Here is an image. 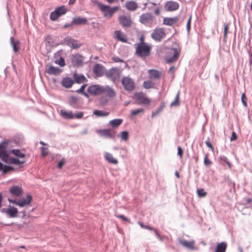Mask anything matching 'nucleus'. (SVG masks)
Listing matches in <instances>:
<instances>
[{
	"label": "nucleus",
	"instance_id": "f257e3e1",
	"mask_svg": "<svg viewBox=\"0 0 252 252\" xmlns=\"http://www.w3.org/2000/svg\"><path fill=\"white\" fill-rule=\"evenodd\" d=\"M151 47L146 43H139L136 47L135 53L138 57L146 58L150 54Z\"/></svg>",
	"mask_w": 252,
	"mask_h": 252
},
{
	"label": "nucleus",
	"instance_id": "f03ea898",
	"mask_svg": "<svg viewBox=\"0 0 252 252\" xmlns=\"http://www.w3.org/2000/svg\"><path fill=\"white\" fill-rule=\"evenodd\" d=\"M104 75L107 79L114 83L119 80L120 71L118 68H112L108 70H106Z\"/></svg>",
	"mask_w": 252,
	"mask_h": 252
},
{
	"label": "nucleus",
	"instance_id": "7ed1b4c3",
	"mask_svg": "<svg viewBox=\"0 0 252 252\" xmlns=\"http://www.w3.org/2000/svg\"><path fill=\"white\" fill-rule=\"evenodd\" d=\"M180 51L177 48H171L167 53L165 61L167 63H171L178 60L179 57Z\"/></svg>",
	"mask_w": 252,
	"mask_h": 252
},
{
	"label": "nucleus",
	"instance_id": "20e7f679",
	"mask_svg": "<svg viewBox=\"0 0 252 252\" xmlns=\"http://www.w3.org/2000/svg\"><path fill=\"white\" fill-rule=\"evenodd\" d=\"M134 98L136 100V103L138 105H149L151 100L147 97L143 93H136L134 94Z\"/></svg>",
	"mask_w": 252,
	"mask_h": 252
},
{
	"label": "nucleus",
	"instance_id": "39448f33",
	"mask_svg": "<svg viewBox=\"0 0 252 252\" xmlns=\"http://www.w3.org/2000/svg\"><path fill=\"white\" fill-rule=\"evenodd\" d=\"M98 7L106 17H110L119 8L117 6L111 7L108 5L101 3L98 4Z\"/></svg>",
	"mask_w": 252,
	"mask_h": 252
},
{
	"label": "nucleus",
	"instance_id": "423d86ee",
	"mask_svg": "<svg viewBox=\"0 0 252 252\" xmlns=\"http://www.w3.org/2000/svg\"><path fill=\"white\" fill-rule=\"evenodd\" d=\"M166 36L164 30L161 28H156L151 33V37L157 42H159Z\"/></svg>",
	"mask_w": 252,
	"mask_h": 252
},
{
	"label": "nucleus",
	"instance_id": "0eeeda50",
	"mask_svg": "<svg viewBox=\"0 0 252 252\" xmlns=\"http://www.w3.org/2000/svg\"><path fill=\"white\" fill-rule=\"evenodd\" d=\"M122 84L125 90L131 92L135 87V84L133 80L129 77H124L122 80Z\"/></svg>",
	"mask_w": 252,
	"mask_h": 252
},
{
	"label": "nucleus",
	"instance_id": "6e6552de",
	"mask_svg": "<svg viewBox=\"0 0 252 252\" xmlns=\"http://www.w3.org/2000/svg\"><path fill=\"white\" fill-rule=\"evenodd\" d=\"M102 87V85L99 84L92 85L88 87L87 92L90 95H100L101 94Z\"/></svg>",
	"mask_w": 252,
	"mask_h": 252
},
{
	"label": "nucleus",
	"instance_id": "1a4fd4ad",
	"mask_svg": "<svg viewBox=\"0 0 252 252\" xmlns=\"http://www.w3.org/2000/svg\"><path fill=\"white\" fill-rule=\"evenodd\" d=\"M154 19V16L150 13H144L140 16L139 21L142 24L147 25L152 23Z\"/></svg>",
	"mask_w": 252,
	"mask_h": 252
},
{
	"label": "nucleus",
	"instance_id": "9d476101",
	"mask_svg": "<svg viewBox=\"0 0 252 252\" xmlns=\"http://www.w3.org/2000/svg\"><path fill=\"white\" fill-rule=\"evenodd\" d=\"M120 24L124 28H129L132 24V21L129 16L121 15L119 18Z\"/></svg>",
	"mask_w": 252,
	"mask_h": 252
},
{
	"label": "nucleus",
	"instance_id": "9b49d317",
	"mask_svg": "<svg viewBox=\"0 0 252 252\" xmlns=\"http://www.w3.org/2000/svg\"><path fill=\"white\" fill-rule=\"evenodd\" d=\"M179 8V4L175 1H168L164 4V9L168 11H174Z\"/></svg>",
	"mask_w": 252,
	"mask_h": 252
},
{
	"label": "nucleus",
	"instance_id": "f8f14e48",
	"mask_svg": "<svg viewBox=\"0 0 252 252\" xmlns=\"http://www.w3.org/2000/svg\"><path fill=\"white\" fill-rule=\"evenodd\" d=\"M94 73L98 77H101L105 74L106 69L105 67L100 64L96 63L93 69Z\"/></svg>",
	"mask_w": 252,
	"mask_h": 252
},
{
	"label": "nucleus",
	"instance_id": "ddd939ff",
	"mask_svg": "<svg viewBox=\"0 0 252 252\" xmlns=\"http://www.w3.org/2000/svg\"><path fill=\"white\" fill-rule=\"evenodd\" d=\"M2 211L9 218H11L17 217L18 213V210L16 208L12 206H9V208L7 209H3Z\"/></svg>",
	"mask_w": 252,
	"mask_h": 252
},
{
	"label": "nucleus",
	"instance_id": "4468645a",
	"mask_svg": "<svg viewBox=\"0 0 252 252\" xmlns=\"http://www.w3.org/2000/svg\"><path fill=\"white\" fill-rule=\"evenodd\" d=\"M104 94L110 98H112L116 95L115 92L112 88L108 85L102 86L101 94Z\"/></svg>",
	"mask_w": 252,
	"mask_h": 252
},
{
	"label": "nucleus",
	"instance_id": "2eb2a0df",
	"mask_svg": "<svg viewBox=\"0 0 252 252\" xmlns=\"http://www.w3.org/2000/svg\"><path fill=\"white\" fill-rule=\"evenodd\" d=\"M7 153L6 150V143L3 141L0 143V158L2 161H6Z\"/></svg>",
	"mask_w": 252,
	"mask_h": 252
},
{
	"label": "nucleus",
	"instance_id": "dca6fc26",
	"mask_svg": "<svg viewBox=\"0 0 252 252\" xmlns=\"http://www.w3.org/2000/svg\"><path fill=\"white\" fill-rule=\"evenodd\" d=\"M179 243L181 245L186 247L188 249H190L191 250H193L195 249L194 247V243L195 242L194 240H192L191 241H187L185 240L179 239Z\"/></svg>",
	"mask_w": 252,
	"mask_h": 252
},
{
	"label": "nucleus",
	"instance_id": "f3484780",
	"mask_svg": "<svg viewBox=\"0 0 252 252\" xmlns=\"http://www.w3.org/2000/svg\"><path fill=\"white\" fill-rule=\"evenodd\" d=\"M32 200L31 195H28L26 198H22L18 200V206L20 207H23L26 205H29Z\"/></svg>",
	"mask_w": 252,
	"mask_h": 252
},
{
	"label": "nucleus",
	"instance_id": "a211bd4d",
	"mask_svg": "<svg viewBox=\"0 0 252 252\" xmlns=\"http://www.w3.org/2000/svg\"><path fill=\"white\" fill-rule=\"evenodd\" d=\"M87 22L86 18L82 17H75L73 18L72 25H85Z\"/></svg>",
	"mask_w": 252,
	"mask_h": 252
},
{
	"label": "nucleus",
	"instance_id": "6ab92c4d",
	"mask_svg": "<svg viewBox=\"0 0 252 252\" xmlns=\"http://www.w3.org/2000/svg\"><path fill=\"white\" fill-rule=\"evenodd\" d=\"M46 72L50 75H57L62 72V70L59 67L50 65L47 66Z\"/></svg>",
	"mask_w": 252,
	"mask_h": 252
},
{
	"label": "nucleus",
	"instance_id": "aec40b11",
	"mask_svg": "<svg viewBox=\"0 0 252 252\" xmlns=\"http://www.w3.org/2000/svg\"><path fill=\"white\" fill-rule=\"evenodd\" d=\"M72 63L74 66H78L81 64L84 61L83 57L79 54L73 55Z\"/></svg>",
	"mask_w": 252,
	"mask_h": 252
},
{
	"label": "nucleus",
	"instance_id": "412c9836",
	"mask_svg": "<svg viewBox=\"0 0 252 252\" xmlns=\"http://www.w3.org/2000/svg\"><path fill=\"white\" fill-rule=\"evenodd\" d=\"M103 156H104V159H105V160L109 163L114 164V165L118 163V160L114 158L112 155L110 153H108V152H104Z\"/></svg>",
	"mask_w": 252,
	"mask_h": 252
},
{
	"label": "nucleus",
	"instance_id": "4be33fe9",
	"mask_svg": "<svg viewBox=\"0 0 252 252\" xmlns=\"http://www.w3.org/2000/svg\"><path fill=\"white\" fill-rule=\"evenodd\" d=\"M10 192L15 196H20L23 194V189L18 186H13L10 189Z\"/></svg>",
	"mask_w": 252,
	"mask_h": 252
},
{
	"label": "nucleus",
	"instance_id": "5701e85b",
	"mask_svg": "<svg viewBox=\"0 0 252 252\" xmlns=\"http://www.w3.org/2000/svg\"><path fill=\"white\" fill-rule=\"evenodd\" d=\"M114 36L116 39L123 42H126L127 41L126 36L120 31H115L114 32Z\"/></svg>",
	"mask_w": 252,
	"mask_h": 252
},
{
	"label": "nucleus",
	"instance_id": "b1692460",
	"mask_svg": "<svg viewBox=\"0 0 252 252\" xmlns=\"http://www.w3.org/2000/svg\"><path fill=\"white\" fill-rule=\"evenodd\" d=\"M5 163L10 164H24L25 160H20L18 158L10 157L8 154V158H6V161H3Z\"/></svg>",
	"mask_w": 252,
	"mask_h": 252
},
{
	"label": "nucleus",
	"instance_id": "393cba45",
	"mask_svg": "<svg viewBox=\"0 0 252 252\" xmlns=\"http://www.w3.org/2000/svg\"><path fill=\"white\" fill-rule=\"evenodd\" d=\"M74 83V81L69 77L63 78L62 81V86L65 88H70Z\"/></svg>",
	"mask_w": 252,
	"mask_h": 252
},
{
	"label": "nucleus",
	"instance_id": "a878e982",
	"mask_svg": "<svg viewBox=\"0 0 252 252\" xmlns=\"http://www.w3.org/2000/svg\"><path fill=\"white\" fill-rule=\"evenodd\" d=\"M61 115L63 119H72L74 118V114L72 111H65V110H61Z\"/></svg>",
	"mask_w": 252,
	"mask_h": 252
},
{
	"label": "nucleus",
	"instance_id": "bb28decb",
	"mask_svg": "<svg viewBox=\"0 0 252 252\" xmlns=\"http://www.w3.org/2000/svg\"><path fill=\"white\" fill-rule=\"evenodd\" d=\"M149 77L155 80L158 79L160 78V72L157 70L150 69L148 70Z\"/></svg>",
	"mask_w": 252,
	"mask_h": 252
},
{
	"label": "nucleus",
	"instance_id": "cd10ccee",
	"mask_svg": "<svg viewBox=\"0 0 252 252\" xmlns=\"http://www.w3.org/2000/svg\"><path fill=\"white\" fill-rule=\"evenodd\" d=\"M178 20V18L176 17L174 18H164L163 20V24L164 25H168V26H172L174 24H175L177 21Z\"/></svg>",
	"mask_w": 252,
	"mask_h": 252
},
{
	"label": "nucleus",
	"instance_id": "c85d7f7f",
	"mask_svg": "<svg viewBox=\"0 0 252 252\" xmlns=\"http://www.w3.org/2000/svg\"><path fill=\"white\" fill-rule=\"evenodd\" d=\"M65 41L67 45L72 47L73 49H76V48H79L80 46V45L76 40L70 37H66Z\"/></svg>",
	"mask_w": 252,
	"mask_h": 252
},
{
	"label": "nucleus",
	"instance_id": "c756f323",
	"mask_svg": "<svg viewBox=\"0 0 252 252\" xmlns=\"http://www.w3.org/2000/svg\"><path fill=\"white\" fill-rule=\"evenodd\" d=\"M14 169V167L10 166L3 165L0 162V171H2L3 174H5Z\"/></svg>",
	"mask_w": 252,
	"mask_h": 252
},
{
	"label": "nucleus",
	"instance_id": "7c9ffc66",
	"mask_svg": "<svg viewBox=\"0 0 252 252\" xmlns=\"http://www.w3.org/2000/svg\"><path fill=\"white\" fill-rule=\"evenodd\" d=\"M10 43L14 52H17L19 50V41L18 39H15L12 36L10 38Z\"/></svg>",
	"mask_w": 252,
	"mask_h": 252
},
{
	"label": "nucleus",
	"instance_id": "2f4dec72",
	"mask_svg": "<svg viewBox=\"0 0 252 252\" xmlns=\"http://www.w3.org/2000/svg\"><path fill=\"white\" fill-rule=\"evenodd\" d=\"M227 246V244L224 242H222L218 244L217 245L215 252H226Z\"/></svg>",
	"mask_w": 252,
	"mask_h": 252
},
{
	"label": "nucleus",
	"instance_id": "473e14b6",
	"mask_svg": "<svg viewBox=\"0 0 252 252\" xmlns=\"http://www.w3.org/2000/svg\"><path fill=\"white\" fill-rule=\"evenodd\" d=\"M74 81L76 83H83L87 82V79L83 74L77 75L76 73L74 74Z\"/></svg>",
	"mask_w": 252,
	"mask_h": 252
},
{
	"label": "nucleus",
	"instance_id": "72a5a7b5",
	"mask_svg": "<svg viewBox=\"0 0 252 252\" xmlns=\"http://www.w3.org/2000/svg\"><path fill=\"white\" fill-rule=\"evenodd\" d=\"M126 6L127 10L134 11L138 7L137 3L134 1H129L126 2Z\"/></svg>",
	"mask_w": 252,
	"mask_h": 252
},
{
	"label": "nucleus",
	"instance_id": "f704fd0d",
	"mask_svg": "<svg viewBox=\"0 0 252 252\" xmlns=\"http://www.w3.org/2000/svg\"><path fill=\"white\" fill-rule=\"evenodd\" d=\"M10 153L13 154L18 158H25L26 156L25 154L19 149H12L10 151Z\"/></svg>",
	"mask_w": 252,
	"mask_h": 252
},
{
	"label": "nucleus",
	"instance_id": "c9c22d12",
	"mask_svg": "<svg viewBox=\"0 0 252 252\" xmlns=\"http://www.w3.org/2000/svg\"><path fill=\"white\" fill-rule=\"evenodd\" d=\"M123 123V119L121 118L114 119L109 121V124L113 128L118 127Z\"/></svg>",
	"mask_w": 252,
	"mask_h": 252
},
{
	"label": "nucleus",
	"instance_id": "e433bc0d",
	"mask_svg": "<svg viewBox=\"0 0 252 252\" xmlns=\"http://www.w3.org/2000/svg\"><path fill=\"white\" fill-rule=\"evenodd\" d=\"M94 115L97 117H105L108 116L109 113L103 110H94Z\"/></svg>",
	"mask_w": 252,
	"mask_h": 252
},
{
	"label": "nucleus",
	"instance_id": "4c0bfd02",
	"mask_svg": "<svg viewBox=\"0 0 252 252\" xmlns=\"http://www.w3.org/2000/svg\"><path fill=\"white\" fill-rule=\"evenodd\" d=\"M98 132L100 135L103 137L108 138L112 137L111 131L110 130H108V129H102V130H99Z\"/></svg>",
	"mask_w": 252,
	"mask_h": 252
},
{
	"label": "nucleus",
	"instance_id": "58836bf2",
	"mask_svg": "<svg viewBox=\"0 0 252 252\" xmlns=\"http://www.w3.org/2000/svg\"><path fill=\"white\" fill-rule=\"evenodd\" d=\"M55 11L57 14L61 16L62 15L65 14L66 13V9L64 5H62L57 7L56 9L55 10Z\"/></svg>",
	"mask_w": 252,
	"mask_h": 252
},
{
	"label": "nucleus",
	"instance_id": "ea45409f",
	"mask_svg": "<svg viewBox=\"0 0 252 252\" xmlns=\"http://www.w3.org/2000/svg\"><path fill=\"white\" fill-rule=\"evenodd\" d=\"M118 137L121 138L122 140L126 141L128 140V132L127 131H123L120 133V134L118 135Z\"/></svg>",
	"mask_w": 252,
	"mask_h": 252
},
{
	"label": "nucleus",
	"instance_id": "a19ab883",
	"mask_svg": "<svg viewBox=\"0 0 252 252\" xmlns=\"http://www.w3.org/2000/svg\"><path fill=\"white\" fill-rule=\"evenodd\" d=\"M78 101V98L75 96H71L70 98L69 103L71 106L74 108H77L76 103Z\"/></svg>",
	"mask_w": 252,
	"mask_h": 252
},
{
	"label": "nucleus",
	"instance_id": "79ce46f5",
	"mask_svg": "<svg viewBox=\"0 0 252 252\" xmlns=\"http://www.w3.org/2000/svg\"><path fill=\"white\" fill-rule=\"evenodd\" d=\"M180 104L179 102V93H177L176 95L175 99L173 101H172L170 104L171 107H175V106H178Z\"/></svg>",
	"mask_w": 252,
	"mask_h": 252
},
{
	"label": "nucleus",
	"instance_id": "37998d69",
	"mask_svg": "<svg viewBox=\"0 0 252 252\" xmlns=\"http://www.w3.org/2000/svg\"><path fill=\"white\" fill-rule=\"evenodd\" d=\"M154 83L150 81H146L143 83V87L147 89L153 88L154 86Z\"/></svg>",
	"mask_w": 252,
	"mask_h": 252
},
{
	"label": "nucleus",
	"instance_id": "c03bdc74",
	"mask_svg": "<svg viewBox=\"0 0 252 252\" xmlns=\"http://www.w3.org/2000/svg\"><path fill=\"white\" fill-rule=\"evenodd\" d=\"M145 110L143 108H139L137 109L132 110L131 112L132 116H136L140 113H143Z\"/></svg>",
	"mask_w": 252,
	"mask_h": 252
},
{
	"label": "nucleus",
	"instance_id": "a18cd8bd",
	"mask_svg": "<svg viewBox=\"0 0 252 252\" xmlns=\"http://www.w3.org/2000/svg\"><path fill=\"white\" fill-rule=\"evenodd\" d=\"M197 193L199 197H204L207 194V193L204 191V189L202 188L197 189Z\"/></svg>",
	"mask_w": 252,
	"mask_h": 252
},
{
	"label": "nucleus",
	"instance_id": "49530a36",
	"mask_svg": "<svg viewBox=\"0 0 252 252\" xmlns=\"http://www.w3.org/2000/svg\"><path fill=\"white\" fill-rule=\"evenodd\" d=\"M59 17H60V15L57 14V12H55V11L50 13V19L52 21L56 20L59 18Z\"/></svg>",
	"mask_w": 252,
	"mask_h": 252
},
{
	"label": "nucleus",
	"instance_id": "de8ad7c7",
	"mask_svg": "<svg viewBox=\"0 0 252 252\" xmlns=\"http://www.w3.org/2000/svg\"><path fill=\"white\" fill-rule=\"evenodd\" d=\"M164 105H161L159 108H158L156 111L153 112L152 113V117L154 118L157 116L163 109Z\"/></svg>",
	"mask_w": 252,
	"mask_h": 252
},
{
	"label": "nucleus",
	"instance_id": "09e8293b",
	"mask_svg": "<svg viewBox=\"0 0 252 252\" xmlns=\"http://www.w3.org/2000/svg\"><path fill=\"white\" fill-rule=\"evenodd\" d=\"M54 63L56 64H58L61 67H63L65 65L64 60L62 57H61L59 60L55 61Z\"/></svg>",
	"mask_w": 252,
	"mask_h": 252
},
{
	"label": "nucleus",
	"instance_id": "8fccbe9b",
	"mask_svg": "<svg viewBox=\"0 0 252 252\" xmlns=\"http://www.w3.org/2000/svg\"><path fill=\"white\" fill-rule=\"evenodd\" d=\"M220 160L223 161L226 163H227V165L230 167H231V163L228 161V159L226 156H220Z\"/></svg>",
	"mask_w": 252,
	"mask_h": 252
},
{
	"label": "nucleus",
	"instance_id": "3c124183",
	"mask_svg": "<svg viewBox=\"0 0 252 252\" xmlns=\"http://www.w3.org/2000/svg\"><path fill=\"white\" fill-rule=\"evenodd\" d=\"M228 30V25H224L223 30V38L226 39L227 38V32Z\"/></svg>",
	"mask_w": 252,
	"mask_h": 252
},
{
	"label": "nucleus",
	"instance_id": "603ef678",
	"mask_svg": "<svg viewBox=\"0 0 252 252\" xmlns=\"http://www.w3.org/2000/svg\"><path fill=\"white\" fill-rule=\"evenodd\" d=\"M138 224L143 228L147 229L149 230H153V229L151 227H150V226H149L148 225H145V224H143L142 223L140 222V221L138 222Z\"/></svg>",
	"mask_w": 252,
	"mask_h": 252
},
{
	"label": "nucleus",
	"instance_id": "864d4df0",
	"mask_svg": "<svg viewBox=\"0 0 252 252\" xmlns=\"http://www.w3.org/2000/svg\"><path fill=\"white\" fill-rule=\"evenodd\" d=\"M246 99H247V98H246V96L245 94H243L242 95V96H241V101H242V102L243 105L245 107H247V102L246 101Z\"/></svg>",
	"mask_w": 252,
	"mask_h": 252
},
{
	"label": "nucleus",
	"instance_id": "5fc2aeb1",
	"mask_svg": "<svg viewBox=\"0 0 252 252\" xmlns=\"http://www.w3.org/2000/svg\"><path fill=\"white\" fill-rule=\"evenodd\" d=\"M86 86H87L86 84H83V85H82L81 86L80 89H79L78 90H77L76 91V92L77 93H82L84 92V90H85V88H86Z\"/></svg>",
	"mask_w": 252,
	"mask_h": 252
},
{
	"label": "nucleus",
	"instance_id": "6e6d98bb",
	"mask_svg": "<svg viewBox=\"0 0 252 252\" xmlns=\"http://www.w3.org/2000/svg\"><path fill=\"white\" fill-rule=\"evenodd\" d=\"M204 163L205 165H208L210 164L211 163V161L208 159V156L207 155H206V156L205 157Z\"/></svg>",
	"mask_w": 252,
	"mask_h": 252
},
{
	"label": "nucleus",
	"instance_id": "4d7b16f0",
	"mask_svg": "<svg viewBox=\"0 0 252 252\" xmlns=\"http://www.w3.org/2000/svg\"><path fill=\"white\" fill-rule=\"evenodd\" d=\"M83 112H79L77 114H74V118L77 119H81L83 117Z\"/></svg>",
	"mask_w": 252,
	"mask_h": 252
},
{
	"label": "nucleus",
	"instance_id": "13d9d810",
	"mask_svg": "<svg viewBox=\"0 0 252 252\" xmlns=\"http://www.w3.org/2000/svg\"><path fill=\"white\" fill-rule=\"evenodd\" d=\"M183 153L182 149L180 147H178V148H177V155L180 156V158H182Z\"/></svg>",
	"mask_w": 252,
	"mask_h": 252
},
{
	"label": "nucleus",
	"instance_id": "bf43d9fd",
	"mask_svg": "<svg viewBox=\"0 0 252 252\" xmlns=\"http://www.w3.org/2000/svg\"><path fill=\"white\" fill-rule=\"evenodd\" d=\"M48 154V150L46 148H41V155L43 156H46Z\"/></svg>",
	"mask_w": 252,
	"mask_h": 252
},
{
	"label": "nucleus",
	"instance_id": "052dcab7",
	"mask_svg": "<svg viewBox=\"0 0 252 252\" xmlns=\"http://www.w3.org/2000/svg\"><path fill=\"white\" fill-rule=\"evenodd\" d=\"M191 16L189 17L187 24V29L188 31H189L190 29Z\"/></svg>",
	"mask_w": 252,
	"mask_h": 252
},
{
	"label": "nucleus",
	"instance_id": "680f3d73",
	"mask_svg": "<svg viewBox=\"0 0 252 252\" xmlns=\"http://www.w3.org/2000/svg\"><path fill=\"white\" fill-rule=\"evenodd\" d=\"M237 139L236 134L235 132L233 131L230 138V141H233Z\"/></svg>",
	"mask_w": 252,
	"mask_h": 252
},
{
	"label": "nucleus",
	"instance_id": "e2e57ef3",
	"mask_svg": "<svg viewBox=\"0 0 252 252\" xmlns=\"http://www.w3.org/2000/svg\"><path fill=\"white\" fill-rule=\"evenodd\" d=\"M65 162L63 159H62L60 160L58 163V167L60 169L62 168L63 165L64 164Z\"/></svg>",
	"mask_w": 252,
	"mask_h": 252
},
{
	"label": "nucleus",
	"instance_id": "0e129e2a",
	"mask_svg": "<svg viewBox=\"0 0 252 252\" xmlns=\"http://www.w3.org/2000/svg\"><path fill=\"white\" fill-rule=\"evenodd\" d=\"M153 231H154L155 233V234L156 235L157 237L160 240V241H162V237L159 234H158V231L157 229H154V230H153Z\"/></svg>",
	"mask_w": 252,
	"mask_h": 252
},
{
	"label": "nucleus",
	"instance_id": "69168bd1",
	"mask_svg": "<svg viewBox=\"0 0 252 252\" xmlns=\"http://www.w3.org/2000/svg\"><path fill=\"white\" fill-rule=\"evenodd\" d=\"M205 144H206V145L208 147H209V148H210L211 149L213 148L212 144H211V143H210V142L209 141V138H208V141H205Z\"/></svg>",
	"mask_w": 252,
	"mask_h": 252
},
{
	"label": "nucleus",
	"instance_id": "338daca9",
	"mask_svg": "<svg viewBox=\"0 0 252 252\" xmlns=\"http://www.w3.org/2000/svg\"><path fill=\"white\" fill-rule=\"evenodd\" d=\"M88 25H89L90 26H92L93 28H96L97 26V23L95 22L88 23Z\"/></svg>",
	"mask_w": 252,
	"mask_h": 252
},
{
	"label": "nucleus",
	"instance_id": "774afa93",
	"mask_svg": "<svg viewBox=\"0 0 252 252\" xmlns=\"http://www.w3.org/2000/svg\"><path fill=\"white\" fill-rule=\"evenodd\" d=\"M113 60L115 62H122L123 61V60H122L121 59H120L118 57L113 58Z\"/></svg>",
	"mask_w": 252,
	"mask_h": 252
}]
</instances>
